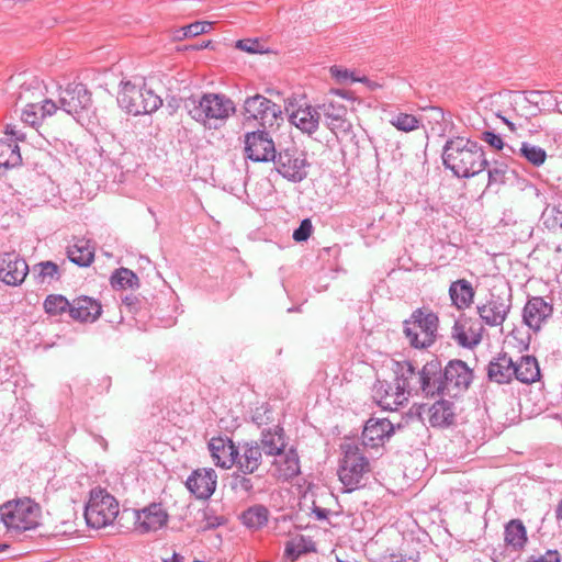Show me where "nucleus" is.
I'll list each match as a JSON object with an SVG mask.
<instances>
[{"instance_id":"obj_1","label":"nucleus","mask_w":562,"mask_h":562,"mask_svg":"<svg viewBox=\"0 0 562 562\" xmlns=\"http://www.w3.org/2000/svg\"><path fill=\"white\" fill-rule=\"evenodd\" d=\"M442 161L458 178H471L487 167L483 147L465 137H453L446 142Z\"/></svg>"},{"instance_id":"obj_2","label":"nucleus","mask_w":562,"mask_h":562,"mask_svg":"<svg viewBox=\"0 0 562 562\" xmlns=\"http://www.w3.org/2000/svg\"><path fill=\"white\" fill-rule=\"evenodd\" d=\"M440 371V360L434 358L427 361L420 369L411 361L396 362L394 373L395 381L405 393L406 402L409 396L436 397V378Z\"/></svg>"},{"instance_id":"obj_3","label":"nucleus","mask_w":562,"mask_h":562,"mask_svg":"<svg viewBox=\"0 0 562 562\" xmlns=\"http://www.w3.org/2000/svg\"><path fill=\"white\" fill-rule=\"evenodd\" d=\"M183 106L194 121L207 128L223 125L236 111L234 102L228 97L212 92L201 97L191 95L184 100Z\"/></svg>"},{"instance_id":"obj_4","label":"nucleus","mask_w":562,"mask_h":562,"mask_svg":"<svg viewBox=\"0 0 562 562\" xmlns=\"http://www.w3.org/2000/svg\"><path fill=\"white\" fill-rule=\"evenodd\" d=\"M371 472V463L361 447L353 443L341 446L337 474L345 492L350 493L364 487Z\"/></svg>"},{"instance_id":"obj_5","label":"nucleus","mask_w":562,"mask_h":562,"mask_svg":"<svg viewBox=\"0 0 562 562\" xmlns=\"http://www.w3.org/2000/svg\"><path fill=\"white\" fill-rule=\"evenodd\" d=\"M41 506L30 497L4 503L0 507V519L8 531L22 533L40 526Z\"/></svg>"},{"instance_id":"obj_6","label":"nucleus","mask_w":562,"mask_h":562,"mask_svg":"<svg viewBox=\"0 0 562 562\" xmlns=\"http://www.w3.org/2000/svg\"><path fill=\"white\" fill-rule=\"evenodd\" d=\"M439 317L432 311L416 308L403 323V333L411 347L427 349L437 339Z\"/></svg>"},{"instance_id":"obj_7","label":"nucleus","mask_w":562,"mask_h":562,"mask_svg":"<svg viewBox=\"0 0 562 562\" xmlns=\"http://www.w3.org/2000/svg\"><path fill=\"white\" fill-rule=\"evenodd\" d=\"M473 378V370L462 360H450L445 368L440 363L439 375L436 378L437 396L458 397L470 387Z\"/></svg>"},{"instance_id":"obj_8","label":"nucleus","mask_w":562,"mask_h":562,"mask_svg":"<svg viewBox=\"0 0 562 562\" xmlns=\"http://www.w3.org/2000/svg\"><path fill=\"white\" fill-rule=\"evenodd\" d=\"M119 514L117 501L104 490H93L85 509L87 525L101 529L111 525Z\"/></svg>"},{"instance_id":"obj_9","label":"nucleus","mask_w":562,"mask_h":562,"mask_svg":"<svg viewBox=\"0 0 562 562\" xmlns=\"http://www.w3.org/2000/svg\"><path fill=\"white\" fill-rule=\"evenodd\" d=\"M513 307V297L508 293H490L485 302L476 305V313L482 323L488 327H502Z\"/></svg>"},{"instance_id":"obj_10","label":"nucleus","mask_w":562,"mask_h":562,"mask_svg":"<svg viewBox=\"0 0 562 562\" xmlns=\"http://www.w3.org/2000/svg\"><path fill=\"white\" fill-rule=\"evenodd\" d=\"M244 114L247 120H256L263 127H272L281 117V106L262 94L248 97L244 102Z\"/></svg>"},{"instance_id":"obj_11","label":"nucleus","mask_w":562,"mask_h":562,"mask_svg":"<svg viewBox=\"0 0 562 562\" xmlns=\"http://www.w3.org/2000/svg\"><path fill=\"white\" fill-rule=\"evenodd\" d=\"M272 161L277 171L290 181L300 182L307 176L306 167L308 164L305 154L295 147L279 151Z\"/></svg>"},{"instance_id":"obj_12","label":"nucleus","mask_w":562,"mask_h":562,"mask_svg":"<svg viewBox=\"0 0 562 562\" xmlns=\"http://www.w3.org/2000/svg\"><path fill=\"white\" fill-rule=\"evenodd\" d=\"M244 144L246 158L255 162H269L276 158V145L266 128L246 133Z\"/></svg>"},{"instance_id":"obj_13","label":"nucleus","mask_w":562,"mask_h":562,"mask_svg":"<svg viewBox=\"0 0 562 562\" xmlns=\"http://www.w3.org/2000/svg\"><path fill=\"white\" fill-rule=\"evenodd\" d=\"M29 265L16 251L0 254V281L10 286L21 285L29 274Z\"/></svg>"},{"instance_id":"obj_14","label":"nucleus","mask_w":562,"mask_h":562,"mask_svg":"<svg viewBox=\"0 0 562 562\" xmlns=\"http://www.w3.org/2000/svg\"><path fill=\"white\" fill-rule=\"evenodd\" d=\"M60 110L79 116L92 105L91 93L82 83H69L59 95Z\"/></svg>"},{"instance_id":"obj_15","label":"nucleus","mask_w":562,"mask_h":562,"mask_svg":"<svg viewBox=\"0 0 562 562\" xmlns=\"http://www.w3.org/2000/svg\"><path fill=\"white\" fill-rule=\"evenodd\" d=\"M321 116L324 117L325 125L337 136H346L351 132L352 124L347 119V108L333 100L318 105Z\"/></svg>"},{"instance_id":"obj_16","label":"nucleus","mask_w":562,"mask_h":562,"mask_svg":"<svg viewBox=\"0 0 562 562\" xmlns=\"http://www.w3.org/2000/svg\"><path fill=\"white\" fill-rule=\"evenodd\" d=\"M372 397L386 411H397L406 403L405 393L400 389L397 381L391 383L386 380H378L372 389Z\"/></svg>"},{"instance_id":"obj_17","label":"nucleus","mask_w":562,"mask_h":562,"mask_svg":"<svg viewBox=\"0 0 562 562\" xmlns=\"http://www.w3.org/2000/svg\"><path fill=\"white\" fill-rule=\"evenodd\" d=\"M217 485L216 472L211 468L194 470L186 481V487L198 499H209Z\"/></svg>"},{"instance_id":"obj_18","label":"nucleus","mask_w":562,"mask_h":562,"mask_svg":"<svg viewBox=\"0 0 562 562\" xmlns=\"http://www.w3.org/2000/svg\"><path fill=\"white\" fill-rule=\"evenodd\" d=\"M553 306L541 296L530 297L522 310L524 323L533 331H539L541 327L551 318Z\"/></svg>"},{"instance_id":"obj_19","label":"nucleus","mask_w":562,"mask_h":562,"mask_svg":"<svg viewBox=\"0 0 562 562\" xmlns=\"http://www.w3.org/2000/svg\"><path fill=\"white\" fill-rule=\"evenodd\" d=\"M482 330L483 328L476 326L471 318L461 316L454 322L451 328V338L458 346L473 349L482 340Z\"/></svg>"},{"instance_id":"obj_20","label":"nucleus","mask_w":562,"mask_h":562,"mask_svg":"<svg viewBox=\"0 0 562 562\" xmlns=\"http://www.w3.org/2000/svg\"><path fill=\"white\" fill-rule=\"evenodd\" d=\"M168 514L161 504L153 503L147 507L136 510L135 526L143 533L156 531L167 524Z\"/></svg>"},{"instance_id":"obj_21","label":"nucleus","mask_w":562,"mask_h":562,"mask_svg":"<svg viewBox=\"0 0 562 562\" xmlns=\"http://www.w3.org/2000/svg\"><path fill=\"white\" fill-rule=\"evenodd\" d=\"M394 432L392 423L386 418H370L362 431V443L366 447L376 448L382 446Z\"/></svg>"},{"instance_id":"obj_22","label":"nucleus","mask_w":562,"mask_h":562,"mask_svg":"<svg viewBox=\"0 0 562 562\" xmlns=\"http://www.w3.org/2000/svg\"><path fill=\"white\" fill-rule=\"evenodd\" d=\"M262 463V451L258 441H248L238 446L235 465L243 474H252Z\"/></svg>"},{"instance_id":"obj_23","label":"nucleus","mask_w":562,"mask_h":562,"mask_svg":"<svg viewBox=\"0 0 562 562\" xmlns=\"http://www.w3.org/2000/svg\"><path fill=\"white\" fill-rule=\"evenodd\" d=\"M487 379L497 384L510 383L515 375L514 360L506 352H498L486 368Z\"/></svg>"},{"instance_id":"obj_24","label":"nucleus","mask_w":562,"mask_h":562,"mask_svg":"<svg viewBox=\"0 0 562 562\" xmlns=\"http://www.w3.org/2000/svg\"><path fill=\"white\" fill-rule=\"evenodd\" d=\"M209 450L217 467L231 469L235 465L238 447L228 438L216 437L209 442Z\"/></svg>"},{"instance_id":"obj_25","label":"nucleus","mask_w":562,"mask_h":562,"mask_svg":"<svg viewBox=\"0 0 562 562\" xmlns=\"http://www.w3.org/2000/svg\"><path fill=\"white\" fill-rule=\"evenodd\" d=\"M101 303L98 300L86 295L75 299L69 308L70 317L81 323H92L101 316Z\"/></svg>"},{"instance_id":"obj_26","label":"nucleus","mask_w":562,"mask_h":562,"mask_svg":"<svg viewBox=\"0 0 562 562\" xmlns=\"http://www.w3.org/2000/svg\"><path fill=\"white\" fill-rule=\"evenodd\" d=\"M143 90L131 81H122L117 95L120 108L133 115L142 114Z\"/></svg>"},{"instance_id":"obj_27","label":"nucleus","mask_w":562,"mask_h":562,"mask_svg":"<svg viewBox=\"0 0 562 562\" xmlns=\"http://www.w3.org/2000/svg\"><path fill=\"white\" fill-rule=\"evenodd\" d=\"M289 120L291 124L296 126L303 133L312 135L318 128L321 121V112L318 111V106H300L290 114Z\"/></svg>"},{"instance_id":"obj_28","label":"nucleus","mask_w":562,"mask_h":562,"mask_svg":"<svg viewBox=\"0 0 562 562\" xmlns=\"http://www.w3.org/2000/svg\"><path fill=\"white\" fill-rule=\"evenodd\" d=\"M449 296L452 305L457 310L462 311L469 308L473 304L475 290L470 281L459 279L450 284Z\"/></svg>"},{"instance_id":"obj_29","label":"nucleus","mask_w":562,"mask_h":562,"mask_svg":"<svg viewBox=\"0 0 562 562\" xmlns=\"http://www.w3.org/2000/svg\"><path fill=\"white\" fill-rule=\"evenodd\" d=\"M456 420L454 403L438 400L429 407V423L432 427H448Z\"/></svg>"},{"instance_id":"obj_30","label":"nucleus","mask_w":562,"mask_h":562,"mask_svg":"<svg viewBox=\"0 0 562 562\" xmlns=\"http://www.w3.org/2000/svg\"><path fill=\"white\" fill-rule=\"evenodd\" d=\"M261 451L268 457L281 456L285 449V439L283 428L274 426L267 430H262L259 442Z\"/></svg>"},{"instance_id":"obj_31","label":"nucleus","mask_w":562,"mask_h":562,"mask_svg":"<svg viewBox=\"0 0 562 562\" xmlns=\"http://www.w3.org/2000/svg\"><path fill=\"white\" fill-rule=\"evenodd\" d=\"M514 379L525 384H531L540 379V368L533 356H521L514 361Z\"/></svg>"},{"instance_id":"obj_32","label":"nucleus","mask_w":562,"mask_h":562,"mask_svg":"<svg viewBox=\"0 0 562 562\" xmlns=\"http://www.w3.org/2000/svg\"><path fill=\"white\" fill-rule=\"evenodd\" d=\"M67 257L79 267H89L94 260V246L90 240L78 239L67 248Z\"/></svg>"},{"instance_id":"obj_33","label":"nucleus","mask_w":562,"mask_h":562,"mask_svg":"<svg viewBox=\"0 0 562 562\" xmlns=\"http://www.w3.org/2000/svg\"><path fill=\"white\" fill-rule=\"evenodd\" d=\"M273 464L278 468L279 476L289 480L300 474V460L296 451L290 449L286 452H282L281 456H277Z\"/></svg>"},{"instance_id":"obj_34","label":"nucleus","mask_w":562,"mask_h":562,"mask_svg":"<svg viewBox=\"0 0 562 562\" xmlns=\"http://www.w3.org/2000/svg\"><path fill=\"white\" fill-rule=\"evenodd\" d=\"M505 543L514 550H521L527 543V530L520 519H512L504 530Z\"/></svg>"},{"instance_id":"obj_35","label":"nucleus","mask_w":562,"mask_h":562,"mask_svg":"<svg viewBox=\"0 0 562 562\" xmlns=\"http://www.w3.org/2000/svg\"><path fill=\"white\" fill-rule=\"evenodd\" d=\"M32 86H33V83L21 85L20 92L18 95V101L26 102L25 108L21 114V120L30 126H35V125L40 124L41 121H43V120H42L40 111L37 109L38 103H33V102H30V100H29L30 99L29 93L31 92Z\"/></svg>"},{"instance_id":"obj_36","label":"nucleus","mask_w":562,"mask_h":562,"mask_svg":"<svg viewBox=\"0 0 562 562\" xmlns=\"http://www.w3.org/2000/svg\"><path fill=\"white\" fill-rule=\"evenodd\" d=\"M21 164L22 157L18 143L0 139V169L14 168Z\"/></svg>"},{"instance_id":"obj_37","label":"nucleus","mask_w":562,"mask_h":562,"mask_svg":"<svg viewBox=\"0 0 562 562\" xmlns=\"http://www.w3.org/2000/svg\"><path fill=\"white\" fill-rule=\"evenodd\" d=\"M269 510L263 505H254L241 514L243 524L250 529H260L267 525Z\"/></svg>"},{"instance_id":"obj_38","label":"nucleus","mask_w":562,"mask_h":562,"mask_svg":"<svg viewBox=\"0 0 562 562\" xmlns=\"http://www.w3.org/2000/svg\"><path fill=\"white\" fill-rule=\"evenodd\" d=\"M518 155L537 168L543 166L548 157L547 151L542 147L529 142L521 143Z\"/></svg>"},{"instance_id":"obj_39","label":"nucleus","mask_w":562,"mask_h":562,"mask_svg":"<svg viewBox=\"0 0 562 562\" xmlns=\"http://www.w3.org/2000/svg\"><path fill=\"white\" fill-rule=\"evenodd\" d=\"M111 285L114 289H133L138 286V277L127 268H120L112 274Z\"/></svg>"},{"instance_id":"obj_40","label":"nucleus","mask_w":562,"mask_h":562,"mask_svg":"<svg viewBox=\"0 0 562 562\" xmlns=\"http://www.w3.org/2000/svg\"><path fill=\"white\" fill-rule=\"evenodd\" d=\"M71 306L69 301L60 294H50L44 301L45 312L49 315H60Z\"/></svg>"},{"instance_id":"obj_41","label":"nucleus","mask_w":562,"mask_h":562,"mask_svg":"<svg viewBox=\"0 0 562 562\" xmlns=\"http://www.w3.org/2000/svg\"><path fill=\"white\" fill-rule=\"evenodd\" d=\"M34 277L38 282L43 283L47 278L58 279L59 269L53 261H43L33 267Z\"/></svg>"},{"instance_id":"obj_42","label":"nucleus","mask_w":562,"mask_h":562,"mask_svg":"<svg viewBox=\"0 0 562 562\" xmlns=\"http://www.w3.org/2000/svg\"><path fill=\"white\" fill-rule=\"evenodd\" d=\"M213 26V22L209 21H196L189 25L181 27L178 31L177 38L182 37H194L204 33H207Z\"/></svg>"},{"instance_id":"obj_43","label":"nucleus","mask_w":562,"mask_h":562,"mask_svg":"<svg viewBox=\"0 0 562 562\" xmlns=\"http://www.w3.org/2000/svg\"><path fill=\"white\" fill-rule=\"evenodd\" d=\"M390 123L402 132H412L419 127V120L415 115L407 113L397 114Z\"/></svg>"},{"instance_id":"obj_44","label":"nucleus","mask_w":562,"mask_h":562,"mask_svg":"<svg viewBox=\"0 0 562 562\" xmlns=\"http://www.w3.org/2000/svg\"><path fill=\"white\" fill-rule=\"evenodd\" d=\"M142 103V114H147L157 111L162 105V100L153 90L144 88Z\"/></svg>"},{"instance_id":"obj_45","label":"nucleus","mask_w":562,"mask_h":562,"mask_svg":"<svg viewBox=\"0 0 562 562\" xmlns=\"http://www.w3.org/2000/svg\"><path fill=\"white\" fill-rule=\"evenodd\" d=\"M482 139L485 143H487L491 147H493V148H495L497 150H501V149L505 148L506 149V155H510V154H515L516 153L514 147L505 145V143L503 142V138L501 137V135L495 134L494 132H491V131L483 132Z\"/></svg>"},{"instance_id":"obj_46","label":"nucleus","mask_w":562,"mask_h":562,"mask_svg":"<svg viewBox=\"0 0 562 562\" xmlns=\"http://www.w3.org/2000/svg\"><path fill=\"white\" fill-rule=\"evenodd\" d=\"M247 475L248 474L234 473L231 481L232 490L235 492L250 493L254 488V484L251 479H249Z\"/></svg>"},{"instance_id":"obj_47","label":"nucleus","mask_w":562,"mask_h":562,"mask_svg":"<svg viewBox=\"0 0 562 562\" xmlns=\"http://www.w3.org/2000/svg\"><path fill=\"white\" fill-rule=\"evenodd\" d=\"M236 47L250 54L263 53V47L257 38L239 40L236 42Z\"/></svg>"},{"instance_id":"obj_48","label":"nucleus","mask_w":562,"mask_h":562,"mask_svg":"<svg viewBox=\"0 0 562 562\" xmlns=\"http://www.w3.org/2000/svg\"><path fill=\"white\" fill-rule=\"evenodd\" d=\"M313 232V225L310 218H304L300 226L293 232V239L295 241H305L310 238Z\"/></svg>"},{"instance_id":"obj_49","label":"nucleus","mask_w":562,"mask_h":562,"mask_svg":"<svg viewBox=\"0 0 562 562\" xmlns=\"http://www.w3.org/2000/svg\"><path fill=\"white\" fill-rule=\"evenodd\" d=\"M38 111L42 120L52 116L60 109V104H57L53 100L46 99L41 104L38 103Z\"/></svg>"},{"instance_id":"obj_50","label":"nucleus","mask_w":562,"mask_h":562,"mask_svg":"<svg viewBox=\"0 0 562 562\" xmlns=\"http://www.w3.org/2000/svg\"><path fill=\"white\" fill-rule=\"evenodd\" d=\"M526 562H561V554L558 550H547L540 557H530Z\"/></svg>"},{"instance_id":"obj_51","label":"nucleus","mask_w":562,"mask_h":562,"mask_svg":"<svg viewBox=\"0 0 562 562\" xmlns=\"http://www.w3.org/2000/svg\"><path fill=\"white\" fill-rule=\"evenodd\" d=\"M506 167L504 165H496L488 169V182L498 183L505 179Z\"/></svg>"},{"instance_id":"obj_52","label":"nucleus","mask_w":562,"mask_h":562,"mask_svg":"<svg viewBox=\"0 0 562 562\" xmlns=\"http://www.w3.org/2000/svg\"><path fill=\"white\" fill-rule=\"evenodd\" d=\"M204 524L202 526L203 530L215 529L225 522V519L220 516L211 515L207 512H204Z\"/></svg>"},{"instance_id":"obj_53","label":"nucleus","mask_w":562,"mask_h":562,"mask_svg":"<svg viewBox=\"0 0 562 562\" xmlns=\"http://www.w3.org/2000/svg\"><path fill=\"white\" fill-rule=\"evenodd\" d=\"M374 562H416V560H414L412 558L405 559L400 553L391 552V553L383 554L379 559L374 560Z\"/></svg>"},{"instance_id":"obj_54","label":"nucleus","mask_w":562,"mask_h":562,"mask_svg":"<svg viewBox=\"0 0 562 562\" xmlns=\"http://www.w3.org/2000/svg\"><path fill=\"white\" fill-rule=\"evenodd\" d=\"M4 133L7 135H10L14 138L13 142H23L26 139V135L25 133H23L20 128H18V126L15 124H7L5 125V130H4Z\"/></svg>"},{"instance_id":"obj_55","label":"nucleus","mask_w":562,"mask_h":562,"mask_svg":"<svg viewBox=\"0 0 562 562\" xmlns=\"http://www.w3.org/2000/svg\"><path fill=\"white\" fill-rule=\"evenodd\" d=\"M313 514L315 515L316 519L318 520H325L327 519L328 517V514H329V510L326 509V508H322V507H318L314 504L313 506V509H312Z\"/></svg>"},{"instance_id":"obj_56","label":"nucleus","mask_w":562,"mask_h":562,"mask_svg":"<svg viewBox=\"0 0 562 562\" xmlns=\"http://www.w3.org/2000/svg\"><path fill=\"white\" fill-rule=\"evenodd\" d=\"M302 552H304V550H301V549H295L294 546L292 543H286V547H285V553L286 555L295 559L297 558Z\"/></svg>"},{"instance_id":"obj_57","label":"nucleus","mask_w":562,"mask_h":562,"mask_svg":"<svg viewBox=\"0 0 562 562\" xmlns=\"http://www.w3.org/2000/svg\"><path fill=\"white\" fill-rule=\"evenodd\" d=\"M333 75H335L337 78L347 79L351 77L348 72V70H339V69H331Z\"/></svg>"},{"instance_id":"obj_58","label":"nucleus","mask_w":562,"mask_h":562,"mask_svg":"<svg viewBox=\"0 0 562 562\" xmlns=\"http://www.w3.org/2000/svg\"><path fill=\"white\" fill-rule=\"evenodd\" d=\"M164 562H183V557L178 553H173L170 559H165Z\"/></svg>"},{"instance_id":"obj_59","label":"nucleus","mask_w":562,"mask_h":562,"mask_svg":"<svg viewBox=\"0 0 562 562\" xmlns=\"http://www.w3.org/2000/svg\"><path fill=\"white\" fill-rule=\"evenodd\" d=\"M555 518L558 521H562V499L559 502L555 508Z\"/></svg>"},{"instance_id":"obj_60","label":"nucleus","mask_w":562,"mask_h":562,"mask_svg":"<svg viewBox=\"0 0 562 562\" xmlns=\"http://www.w3.org/2000/svg\"><path fill=\"white\" fill-rule=\"evenodd\" d=\"M508 126V128L512 131V132H515L516 131V125L515 123H513L512 121L507 122L506 124Z\"/></svg>"},{"instance_id":"obj_61","label":"nucleus","mask_w":562,"mask_h":562,"mask_svg":"<svg viewBox=\"0 0 562 562\" xmlns=\"http://www.w3.org/2000/svg\"><path fill=\"white\" fill-rule=\"evenodd\" d=\"M210 44H211V42H210V41H209V42H204V43H202L201 45L196 46L195 48H196V49H200V48H206V47H209V46H210Z\"/></svg>"},{"instance_id":"obj_62","label":"nucleus","mask_w":562,"mask_h":562,"mask_svg":"<svg viewBox=\"0 0 562 562\" xmlns=\"http://www.w3.org/2000/svg\"><path fill=\"white\" fill-rule=\"evenodd\" d=\"M124 302H125L127 305H131V304L133 303V299H132V297H130V296H126V297L124 299Z\"/></svg>"},{"instance_id":"obj_63","label":"nucleus","mask_w":562,"mask_h":562,"mask_svg":"<svg viewBox=\"0 0 562 562\" xmlns=\"http://www.w3.org/2000/svg\"><path fill=\"white\" fill-rule=\"evenodd\" d=\"M351 80H352V81H361V82H364V81H367L368 79H367L366 77H364V78H361V79H360V78H353V77H351Z\"/></svg>"},{"instance_id":"obj_64","label":"nucleus","mask_w":562,"mask_h":562,"mask_svg":"<svg viewBox=\"0 0 562 562\" xmlns=\"http://www.w3.org/2000/svg\"><path fill=\"white\" fill-rule=\"evenodd\" d=\"M33 83H34V88L38 90L41 87L40 82L37 80H34Z\"/></svg>"}]
</instances>
